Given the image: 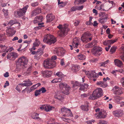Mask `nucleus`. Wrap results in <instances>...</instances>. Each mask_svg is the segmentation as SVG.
<instances>
[{
	"mask_svg": "<svg viewBox=\"0 0 124 124\" xmlns=\"http://www.w3.org/2000/svg\"><path fill=\"white\" fill-rule=\"evenodd\" d=\"M28 62V59L24 56L19 58L16 62V70L20 71L23 68L25 65L27 64Z\"/></svg>",
	"mask_w": 124,
	"mask_h": 124,
	"instance_id": "nucleus-1",
	"label": "nucleus"
},
{
	"mask_svg": "<svg viewBox=\"0 0 124 124\" xmlns=\"http://www.w3.org/2000/svg\"><path fill=\"white\" fill-rule=\"evenodd\" d=\"M57 27L60 30L58 32V35L61 37L66 35L70 30L68 28V25L67 24H64L63 25L59 24Z\"/></svg>",
	"mask_w": 124,
	"mask_h": 124,
	"instance_id": "nucleus-2",
	"label": "nucleus"
},
{
	"mask_svg": "<svg viewBox=\"0 0 124 124\" xmlns=\"http://www.w3.org/2000/svg\"><path fill=\"white\" fill-rule=\"evenodd\" d=\"M56 41V38L50 34H48L46 35L43 39L44 42L49 45L54 43Z\"/></svg>",
	"mask_w": 124,
	"mask_h": 124,
	"instance_id": "nucleus-3",
	"label": "nucleus"
},
{
	"mask_svg": "<svg viewBox=\"0 0 124 124\" xmlns=\"http://www.w3.org/2000/svg\"><path fill=\"white\" fill-rule=\"evenodd\" d=\"M43 64L45 68H53L55 66L56 62L55 61L48 58L44 61Z\"/></svg>",
	"mask_w": 124,
	"mask_h": 124,
	"instance_id": "nucleus-4",
	"label": "nucleus"
},
{
	"mask_svg": "<svg viewBox=\"0 0 124 124\" xmlns=\"http://www.w3.org/2000/svg\"><path fill=\"white\" fill-rule=\"evenodd\" d=\"M29 6L26 5L22 9H19L17 11L14 12V15L16 17H21L24 15L27 10Z\"/></svg>",
	"mask_w": 124,
	"mask_h": 124,
	"instance_id": "nucleus-5",
	"label": "nucleus"
},
{
	"mask_svg": "<svg viewBox=\"0 0 124 124\" xmlns=\"http://www.w3.org/2000/svg\"><path fill=\"white\" fill-rule=\"evenodd\" d=\"M103 95L102 91L101 88H99L95 90L92 94V97L95 99L98 98Z\"/></svg>",
	"mask_w": 124,
	"mask_h": 124,
	"instance_id": "nucleus-6",
	"label": "nucleus"
},
{
	"mask_svg": "<svg viewBox=\"0 0 124 124\" xmlns=\"http://www.w3.org/2000/svg\"><path fill=\"white\" fill-rule=\"evenodd\" d=\"M61 111L62 112H64L65 113V114L63 115V116L69 117L72 116V113L70 110L69 108H67L64 107L61 108Z\"/></svg>",
	"mask_w": 124,
	"mask_h": 124,
	"instance_id": "nucleus-7",
	"label": "nucleus"
},
{
	"mask_svg": "<svg viewBox=\"0 0 124 124\" xmlns=\"http://www.w3.org/2000/svg\"><path fill=\"white\" fill-rule=\"evenodd\" d=\"M102 48L98 46L94 47L91 50L92 54L94 55L97 56H99L101 54Z\"/></svg>",
	"mask_w": 124,
	"mask_h": 124,
	"instance_id": "nucleus-8",
	"label": "nucleus"
},
{
	"mask_svg": "<svg viewBox=\"0 0 124 124\" xmlns=\"http://www.w3.org/2000/svg\"><path fill=\"white\" fill-rule=\"evenodd\" d=\"M108 16L107 14L104 13L102 14V16L98 20L99 22L101 23H104L108 19Z\"/></svg>",
	"mask_w": 124,
	"mask_h": 124,
	"instance_id": "nucleus-9",
	"label": "nucleus"
},
{
	"mask_svg": "<svg viewBox=\"0 0 124 124\" xmlns=\"http://www.w3.org/2000/svg\"><path fill=\"white\" fill-rule=\"evenodd\" d=\"M54 107L49 105H42L40 107V108L42 110H44L46 112H48L54 109Z\"/></svg>",
	"mask_w": 124,
	"mask_h": 124,
	"instance_id": "nucleus-10",
	"label": "nucleus"
},
{
	"mask_svg": "<svg viewBox=\"0 0 124 124\" xmlns=\"http://www.w3.org/2000/svg\"><path fill=\"white\" fill-rule=\"evenodd\" d=\"M54 97L56 99L61 101H62L64 99L63 96L62 95V93L59 91H57L55 93Z\"/></svg>",
	"mask_w": 124,
	"mask_h": 124,
	"instance_id": "nucleus-11",
	"label": "nucleus"
},
{
	"mask_svg": "<svg viewBox=\"0 0 124 124\" xmlns=\"http://www.w3.org/2000/svg\"><path fill=\"white\" fill-rule=\"evenodd\" d=\"M113 90L114 93L116 95H120L123 93L122 89L116 86H115Z\"/></svg>",
	"mask_w": 124,
	"mask_h": 124,
	"instance_id": "nucleus-12",
	"label": "nucleus"
},
{
	"mask_svg": "<svg viewBox=\"0 0 124 124\" xmlns=\"http://www.w3.org/2000/svg\"><path fill=\"white\" fill-rule=\"evenodd\" d=\"M6 32L7 35L12 37L15 34L16 31L12 28H9L6 30Z\"/></svg>",
	"mask_w": 124,
	"mask_h": 124,
	"instance_id": "nucleus-13",
	"label": "nucleus"
},
{
	"mask_svg": "<svg viewBox=\"0 0 124 124\" xmlns=\"http://www.w3.org/2000/svg\"><path fill=\"white\" fill-rule=\"evenodd\" d=\"M40 43V42L39 41L38 39H36V41L33 43L32 48L29 49L31 51L33 50H35L36 49L35 47L38 46Z\"/></svg>",
	"mask_w": 124,
	"mask_h": 124,
	"instance_id": "nucleus-14",
	"label": "nucleus"
},
{
	"mask_svg": "<svg viewBox=\"0 0 124 124\" xmlns=\"http://www.w3.org/2000/svg\"><path fill=\"white\" fill-rule=\"evenodd\" d=\"M113 114L115 116L119 117L121 116L123 114V113L122 110H120L113 111Z\"/></svg>",
	"mask_w": 124,
	"mask_h": 124,
	"instance_id": "nucleus-15",
	"label": "nucleus"
},
{
	"mask_svg": "<svg viewBox=\"0 0 124 124\" xmlns=\"http://www.w3.org/2000/svg\"><path fill=\"white\" fill-rule=\"evenodd\" d=\"M18 56V54L15 52L11 53L8 54L7 56V58L8 59H15Z\"/></svg>",
	"mask_w": 124,
	"mask_h": 124,
	"instance_id": "nucleus-16",
	"label": "nucleus"
},
{
	"mask_svg": "<svg viewBox=\"0 0 124 124\" xmlns=\"http://www.w3.org/2000/svg\"><path fill=\"white\" fill-rule=\"evenodd\" d=\"M97 75L94 71H91L89 74L88 75V77L90 79H92L94 78H97Z\"/></svg>",
	"mask_w": 124,
	"mask_h": 124,
	"instance_id": "nucleus-17",
	"label": "nucleus"
},
{
	"mask_svg": "<svg viewBox=\"0 0 124 124\" xmlns=\"http://www.w3.org/2000/svg\"><path fill=\"white\" fill-rule=\"evenodd\" d=\"M43 17L42 16H37L35 18L33 23H35L42 22L43 20Z\"/></svg>",
	"mask_w": 124,
	"mask_h": 124,
	"instance_id": "nucleus-18",
	"label": "nucleus"
},
{
	"mask_svg": "<svg viewBox=\"0 0 124 124\" xmlns=\"http://www.w3.org/2000/svg\"><path fill=\"white\" fill-rule=\"evenodd\" d=\"M79 40L78 38H76L74 39L72 42V46L74 48H77L78 45Z\"/></svg>",
	"mask_w": 124,
	"mask_h": 124,
	"instance_id": "nucleus-19",
	"label": "nucleus"
},
{
	"mask_svg": "<svg viewBox=\"0 0 124 124\" xmlns=\"http://www.w3.org/2000/svg\"><path fill=\"white\" fill-rule=\"evenodd\" d=\"M41 12V10L40 8H38L35 9L32 12V16H35Z\"/></svg>",
	"mask_w": 124,
	"mask_h": 124,
	"instance_id": "nucleus-20",
	"label": "nucleus"
},
{
	"mask_svg": "<svg viewBox=\"0 0 124 124\" xmlns=\"http://www.w3.org/2000/svg\"><path fill=\"white\" fill-rule=\"evenodd\" d=\"M114 62L116 65L119 67H121L123 65L122 62L118 59H115L114 61Z\"/></svg>",
	"mask_w": 124,
	"mask_h": 124,
	"instance_id": "nucleus-21",
	"label": "nucleus"
},
{
	"mask_svg": "<svg viewBox=\"0 0 124 124\" xmlns=\"http://www.w3.org/2000/svg\"><path fill=\"white\" fill-rule=\"evenodd\" d=\"M47 22H50L54 18V16L52 14H48L46 16Z\"/></svg>",
	"mask_w": 124,
	"mask_h": 124,
	"instance_id": "nucleus-22",
	"label": "nucleus"
},
{
	"mask_svg": "<svg viewBox=\"0 0 124 124\" xmlns=\"http://www.w3.org/2000/svg\"><path fill=\"white\" fill-rule=\"evenodd\" d=\"M65 89L63 92V93L66 95H68L69 94V91L70 90V88L69 85H67L65 88Z\"/></svg>",
	"mask_w": 124,
	"mask_h": 124,
	"instance_id": "nucleus-23",
	"label": "nucleus"
},
{
	"mask_svg": "<svg viewBox=\"0 0 124 124\" xmlns=\"http://www.w3.org/2000/svg\"><path fill=\"white\" fill-rule=\"evenodd\" d=\"M96 84L100 86L103 87H106L107 85L106 83L103 82L102 81H100L97 82L96 83Z\"/></svg>",
	"mask_w": 124,
	"mask_h": 124,
	"instance_id": "nucleus-24",
	"label": "nucleus"
},
{
	"mask_svg": "<svg viewBox=\"0 0 124 124\" xmlns=\"http://www.w3.org/2000/svg\"><path fill=\"white\" fill-rule=\"evenodd\" d=\"M44 76L46 77H49L52 74V72L51 71H43V73Z\"/></svg>",
	"mask_w": 124,
	"mask_h": 124,
	"instance_id": "nucleus-25",
	"label": "nucleus"
},
{
	"mask_svg": "<svg viewBox=\"0 0 124 124\" xmlns=\"http://www.w3.org/2000/svg\"><path fill=\"white\" fill-rule=\"evenodd\" d=\"M83 85H82L80 88H79V90H83L84 91H86V89L88 88V85L87 84H85Z\"/></svg>",
	"mask_w": 124,
	"mask_h": 124,
	"instance_id": "nucleus-26",
	"label": "nucleus"
},
{
	"mask_svg": "<svg viewBox=\"0 0 124 124\" xmlns=\"http://www.w3.org/2000/svg\"><path fill=\"white\" fill-rule=\"evenodd\" d=\"M66 3L63 1L60 2L59 0H58V5L59 8H61L65 6Z\"/></svg>",
	"mask_w": 124,
	"mask_h": 124,
	"instance_id": "nucleus-27",
	"label": "nucleus"
},
{
	"mask_svg": "<svg viewBox=\"0 0 124 124\" xmlns=\"http://www.w3.org/2000/svg\"><path fill=\"white\" fill-rule=\"evenodd\" d=\"M37 56L38 57L40 56L43 53V51L42 49L39 48L37 51Z\"/></svg>",
	"mask_w": 124,
	"mask_h": 124,
	"instance_id": "nucleus-28",
	"label": "nucleus"
},
{
	"mask_svg": "<svg viewBox=\"0 0 124 124\" xmlns=\"http://www.w3.org/2000/svg\"><path fill=\"white\" fill-rule=\"evenodd\" d=\"M87 39L88 38L84 34H83L81 37V40L83 42H87Z\"/></svg>",
	"mask_w": 124,
	"mask_h": 124,
	"instance_id": "nucleus-29",
	"label": "nucleus"
},
{
	"mask_svg": "<svg viewBox=\"0 0 124 124\" xmlns=\"http://www.w3.org/2000/svg\"><path fill=\"white\" fill-rule=\"evenodd\" d=\"M100 114L101 115L102 118H104L107 116V114L106 111H103L99 112Z\"/></svg>",
	"mask_w": 124,
	"mask_h": 124,
	"instance_id": "nucleus-30",
	"label": "nucleus"
},
{
	"mask_svg": "<svg viewBox=\"0 0 124 124\" xmlns=\"http://www.w3.org/2000/svg\"><path fill=\"white\" fill-rule=\"evenodd\" d=\"M77 56L78 59L80 60H84L86 59L85 56L82 54H79Z\"/></svg>",
	"mask_w": 124,
	"mask_h": 124,
	"instance_id": "nucleus-31",
	"label": "nucleus"
},
{
	"mask_svg": "<svg viewBox=\"0 0 124 124\" xmlns=\"http://www.w3.org/2000/svg\"><path fill=\"white\" fill-rule=\"evenodd\" d=\"M78 66L77 65H73L72 66L71 69L73 71L76 72L78 70Z\"/></svg>",
	"mask_w": 124,
	"mask_h": 124,
	"instance_id": "nucleus-32",
	"label": "nucleus"
},
{
	"mask_svg": "<svg viewBox=\"0 0 124 124\" xmlns=\"http://www.w3.org/2000/svg\"><path fill=\"white\" fill-rule=\"evenodd\" d=\"M41 85V84L39 83H38L35 85H34L31 87V89L34 90L35 89H37L38 87Z\"/></svg>",
	"mask_w": 124,
	"mask_h": 124,
	"instance_id": "nucleus-33",
	"label": "nucleus"
},
{
	"mask_svg": "<svg viewBox=\"0 0 124 124\" xmlns=\"http://www.w3.org/2000/svg\"><path fill=\"white\" fill-rule=\"evenodd\" d=\"M114 98L116 102L118 103H119V101L122 99V98L118 96H114Z\"/></svg>",
	"mask_w": 124,
	"mask_h": 124,
	"instance_id": "nucleus-34",
	"label": "nucleus"
},
{
	"mask_svg": "<svg viewBox=\"0 0 124 124\" xmlns=\"http://www.w3.org/2000/svg\"><path fill=\"white\" fill-rule=\"evenodd\" d=\"M89 106L88 104H86L85 105H83L81 106V109L83 110L87 111L88 109Z\"/></svg>",
	"mask_w": 124,
	"mask_h": 124,
	"instance_id": "nucleus-35",
	"label": "nucleus"
},
{
	"mask_svg": "<svg viewBox=\"0 0 124 124\" xmlns=\"http://www.w3.org/2000/svg\"><path fill=\"white\" fill-rule=\"evenodd\" d=\"M32 68V66H30L28 68L26 71V73H25V75H29L30 74V73L31 71Z\"/></svg>",
	"mask_w": 124,
	"mask_h": 124,
	"instance_id": "nucleus-36",
	"label": "nucleus"
},
{
	"mask_svg": "<svg viewBox=\"0 0 124 124\" xmlns=\"http://www.w3.org/2000/svg\"><path fill=\"white\" fill-rule=\"evenodd\" d=\"M109 61L108 60H107L106 61L103 62L101 63L100 64V66L105 67L109 63Z\"/></svg>",
	"mask_w": 124,
	"mask_h": 124,
	"instance_id": "nucleus-37",
	"label": "nucleus"
},
{
	"mask_svg": "<svg viewBox=\"0 0 124 124\" xmlns=\"http://www.w3.org/2000/svg\"><path fill=\"white\" fill-rule=\"evenodd\" d=\"M61 80V79L59 78L54 79L51 81V82L52 83H54L60 82Z\"/></svg>",
	"mask_w": 124,
	"mask_h": 124,
	"instance_id": "nucleus-38",
	"label": "nucleus"
},
{
	"mask_svg": "<svg viewBox=\"0 0 124 124\" xmlns=\"http://www.w3.org/2000/svg\"><path fill=\"white\" fill-rule=\"evenodd\" d=\"M23 82H25L26 86H31L33 84V83L31 82V81H30V80H28V81H23Z\"/></svg>",
	"mask_w": 124,
	"mask_h": 124,
	"instance_id": "nucleus-39",
	"label": "nucleus"
},
{
	"mask_svg": "<svg viewBox=\"0 0 124 124\" xmlns=\"http://www.w3.org/2000/svg\"><path fill=\"white\" fill-rule=\"evenodd\" d=\"M93 43V42H91L85 45V47L87 48L92 47L94 46Z\"/></svg>",
	"mask_w": 124,
	"mask_h": 124,
	"instance_id": "nucleus-40",
	"label": "nucleus"
},
{
	"mask_svg": "<svg viewBox=\"0 0 124 124\" xmlns=\"http://www.w3.org/2000/svg\"><path fill=\"white\" fill-rule=\"evenodd\" d=\"M67 85L65 83H61L59 84V86L60 88L62 89L63 88H65Z\"/></svg>",
	"mask_w": 124,
	"mask_h": 124,
	"instance_id": "nucleus-41",
	"label": "nucleus"
},
{
	"mask_svg": "<svg viewBox=\"0 0 124 124\" xmlns=\"http://www.w3.org/2000/svg\"><path fill=\"white\" fill-rule=\"evenodd\" d=\"M16 23H17L19 24H20L19 23L17 22L16 20L14 19L10 21L8 23V24L11 25H12L13 24Z\"/></svg>",
	"mask_w": 124,
	"mask_h": 124,
	"instance_id": "nucleus-42",
	"label": "nucleus"
},
{
	"mask_svg": "<svg viewBox=\"0 0 124 124\" xmlns=\"http://www.w3.org/2000/svg\"><path fill=\"white\" fill-rule=\"evenodd\" d=\"M60 53L58 54V56H62L66 52V51L63 49H60Z\"/></svg>",
	"mask_w": 124,
	"mask_h": 124,
	"instance_id": "nucleus-43",
	"label": "nucleus"
},
{
	"mask_svg": "<svg viewBox=\"0 0 124 124\" xmlns=\"http://www.w3.org/2000/svg\"><path fill=\"white\" fill-rule=\"evenodd\" d=\"M39 115V114L37 113H35L34 117H33L32 116V117L34 119H37L39 120H40V118L38 116Z\"/></svg>",
	"mask_w": 124,
	"mask_h": 124,
	"instance_id": "nucleus-44",
	"label": "nucleus"
},
{
	"mask_svg": "<svg viewBox=\"0 0 124 124\" xmlns=\"http://www.w3.org/2000/svg\"><path fill=\"white\" fill-rule=\"evenodd\" d=\"M56 75L59 77H63L64 76V75L62 72L60 71H59L56 73Z\"/></svg>",
	"mask_w": 124,
	"mask_h": 124,
	"instance_id": "nucleus-45",
	"label": "nucleus"
},
{
	"mask_svg": "<svg viewBox=\"0 0 124 124\" xmlns=\"http://www.w3.org/2000/svg\"><path fill=\"white\" fill-rule=\"evenodd\" d=\"M60 49H61L60 48H55L54 50V53L57 54V55H58V54L60 53Z\"/></svg>",
	"mask_w": 124,
	"mask_h": 124,
	"instance_id": "nucleus-46",
	"label": "nucleus"
},
{
	"mask_svg": "<svg viewBox=\"0 0 124 124\" xmlns=\"http://www.w3.org/2000/svg\"><path fill=\"white\" fill-rule=\"evenodd\" d=\"M117 47L116 46H112L110 50V52L112 53H114L116 50Z\"/></svg>",
	"mask_w": 124,
	"mask_h": 124,
	"instance_id": "nucleus-47",
	"label": "nucleus"
},
{
	"mask_svg": "<svg viewBox=\"0 0 124 124\" xmlns=\"http://www.w3.org/2000/svg\"><path fill=\"white\" fill-rule=\"evenodd\" d=\"M2 11L4 13V16L6 17L7 16H8V10L3 9Z\"/></svg>",
	"mask_w": 124,
	"mask_h": 124,
	"instance_id": "nucleus-48",
	"label": "nucleus"
},
{
	"mask_svg": "<svg viewBox=\"0 0 124 124\" xmlns=\"http://www.w3.org/2000/svg\"><path fill=\"white\" fill-rule=\"evenodd\" d=\"M95 116L97 118H101V115L100 114V113L99 112V113H97L96 114H95Z\"/></svg>",
	"mask_w": 124,
	"mask_h": 124,
	"instance_id": "nucleus-49",
	"label": "nucleus"
},
{
	"mask_svg": "<svg viewBox=\"0 0 124 124\" xmlns=\"http://www.w3.org/2000/svg\"><path fill=\"white\" fill-rule=\"evenodd\" d=\"M41 93L39 90H36L35 92V95L36 96H37L39 95Z\"/></svg>",
	"mask_w": 124,
	"mask_h": 124,
	"instance_id": "nucleus-50",
	"label": "nucleus"
},
{
	"mask_svg": "<svg viewBox=\"0 0 124 124\" xmlns=\"http://www.w3.org/2000/svg\"><path fill=\"white\" fill-rule=\"evenodd\" d=\"M39 90L40 91V92L42 93H44L46 91V89L44 87H42Z\"/></svg>",
	"mask_w": 124,
	"mask_h": 124,
	"instance_id": "nucleus-51",
	"label": "nucleus"
},
{
	"mask_svg": "<svg viewBox=\"0 0 124 124\" xmlns=\"http://www.w3.org/2000/svg\"><path fill=\"white\" fill-rule=\"evenodd\" d=\"M80 85V83H79L77 81L75 82L74 84L73 87H75L77 86H79Z\"/></svg>",
	"mask_w": 124,
	"mask_h": 124,
	"instance_id": "nucleus-52",
	"label": "nucleus"
},
{
	"mask_svg": "<svg viewBox=\"0 0 124 124\" xmlns=\"http://www.w3.org/2000/svg\"><path fill=\"white\" fill-rule=\"evenodd\" d=\"M117 40V39H115L113 40H109L108 43H109V44H113L114 43L116 42Z\"/></svg>",
	"mask_w": 124,
	"mask_h": 124,
	"instance_id": "nucleus-53",
	"label": "nucleus"
},
{
	"mask_svg": "<svg viewBox=\"0 0 124 124\" xmlns=\"http://www.w3.org/2000/svg\"><path fill=\"white\" fill-rule=\"evenodd\" d=\"M86 1V0H76L75 2H78L79 3H83Z\"/></svg>",
	"mask_w": 124,
	"mask_h": 124,
	"instance_id": "nucleus-54",
	"label": "nucleus"
},
{
	"mask_svg": "<svg viewBox=\"0 0 124 124\" xmlns=\"http://www.w3.org/2000/svg\"><path fill=\"white\" fill-rule=\"evenodd\" d=\"M76 7L77 10H81L83 9L84 7V6H76Z\"/></svg>",
	"mask_w": 124,
	"mask_h": 124,
	"instance_id": "nucleus-55",
	"label": "nucleus"
},
{
	"mask_svg": "<svg viewBox=\"0 0 124 124\" xmlns=\"http://www.w3.org/2000/svg\"><path fill=\"white\" fill-rule=\"evenodd\" d=\"M106 122L104 120H100L98 124H104L106 123Z\"/></svg>",
	"mask_w": 124,
	"mask_h": 124,
	"instance_id": "nucleus-56",
	"label": "nucleus"
},
{
	"mask_svg": "<svg viewBox=\"0 0 124 124\" xmlns=\"http://www.w3.org/2000/svg\"><path fill=\"white\" fill-rule=\"evenodd\" d=\"M38 5V3L37 2H35L31 4V6L34 7H35Z\"/></svg>",
	"mask_w": 124,
	"mask_h": 124,
	"instance_id": "nucleus-57",
	"label": "nucleus"
},
{
	"mask_svg": "<svg viewBox=\"0 0 124 124\" xmlns=\"http://www.w3.org/2000/svg\"><path fill=\"white\" fill-rule=\"evenodd\" d=\"M98 61V59L96 58L90 60V61L92 62H96Z\"/></svg>",
	"mask_w": 124,
	"mask_h": 124,
	"instance_id": "nucleus-58",
	"label": "nucleus"
},
{
	"mask_svg": "<svg viewBox=\"0 0 124 124\" xmlns=\"http://www.w3.org/2000/svg\"><path fill=\"white\" fill-rule=\"evenodd\" d=\"M57 58V57L55 55H53L52 56L50 59L52 60L53 61H54Z\"/></svg>",
	"mask_w": 124,
	"mask_h": 124,
	"instance_id": "nucleus-59",
	"label": "nucleus"
},
{
	"mask_svg": "<svg viewBox=\"0 0 124 124\" xmlns=\"http://www.w3.org/2000/svg\"><path fill=\"white\" fill-rule=\"evenodd\" d=\"M9 85V84L8 81H6V82L5 83L4 85V88H6L7 86H8Z\"/></svg>",
	"mask_w": 124,
	"mask_h": 124,
	"instance_id": "nucleus-60",
	"label": "nucleus"
},
{
	"mask_svg": "<svg viewBox=\"0 0 124 124\" xmlns=\"http://www.w3.org/2000/svg\"><path fill=\"white\" fill-rule=\"evenodd\" d=\"M61 118L63 120L65 121L68 122V121L70 120V119L69 118H66L63 117H61Z\"/></svg>",
	"mask_w": 124,
	"mask_h": 124,
	"instance_id": "nucleus-61",
	"label": "nucleus"
},
{
	"mask_svg": "<svg viewBox=\"0 0 124 124\" xmlns=\"http://www.w3.org/2000/svg\"><path fill=\"white\" fill-rule=\"evenodd\" d=\"M80 23V21L78 20L76 21L74 23V25L77 26H78Z\"/></svg>",
	"mask_w": 124,
	"mask_h": 124,
	"instance_id": "nucleus-62",
	"label": "nucleus"
},
{
	"mask_svg": "<svg viewBox=\"0 0 124 124\" xmlns=\"http://www.w3.org/2000/svg\"><path fill=\"white\" fill-rule=\"evenodd\" d=\"M43 24L44 23L43 22H42L41 23H39L38 24V25H39V26H38V27L40 28L42 27H44V26L43 25Z\"/></svg>",
	"mask_w": 124,
	"mask_h": 124,
	"instance_id": "nucleus-63",
	"label": "nucleus"
},
{
	"mask_svg": "<svg viewBox=\"0 0 124 124\" xmlns=\"http://www.w3.org/2000/svg\"><path fill=\"white\" fill-rule=\"evenodd\" d=\"M120 81L123 85L124 86V77L121 78Z\"/></svg>",
	"mask_w": 124,
	"mask_h": 124,
	"instance_id": "nucleus-64",
	"label": "nucleus"
}]
</instances>
